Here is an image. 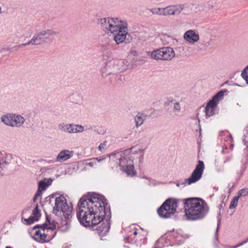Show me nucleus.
<instances>
[{"mask_svg":"<svg viewBox=\"0 0 248 248\" xmlns=\"http://www.w3.org/2000/svg\"><path fill=\"white\" fill-rule=\"evenodd\" d=\"M71 100L74 103L78 104L81 100V96L78 93L74 94L71 96Z\"/></svg>","mask_w":248,"mask_h":248,"instance_id":"nucleus-25","label":"nucleus"},{"mask_svg":"<svg viewBox=\"0 0 248 248\" xmlns=\"http://www.w3.org/2000/svg\"><path fill=\"white\" fill-rule=\"evenodd\" d=\"M98 23L105 34L113 37L117 45L124 42L128 34L126 23L114 17L101 18Z\"/></svg>","mask_w":248,"mask_h":248,"instance_id":"nucleus-3","label":"nucleus"},{"mask_svg":"<svg viewBox=\"0 0 248 248\" xmlns=\"http://www.w3.org/2000/svg\"><path fill=\"white\" fill-rule=\"evenodd\" d=\"M85 130L84 127L80 124H72V134L82 133Z\"/></svg>","mask_w":248,"mask_h":248,"instance_id":"nucleus-23","label":"nucleus"},{"mask_svg":"<svg viewBox=\"0 0 248 248\" xmlns=\"http://www.w3.org/2000/svg\"><path fill=\"white\" fill-rule=\"evenodd\" d=\"M40 225H38L36 227H40Z\"/></svg>","mask_w":248,"mask_h":248,"instance_id":"nucleus-41","label":"nucleus"},{"mask_svg":"<svg viewBox=\"0 0 248 248\" xmlns=\"http://www.w3.org/2000/svg\"><path fill=\"white\" fill-rule=\"evenodd\" d=\"M46 235L44 232L42 233L41 231H37L35 232V236L33 237V239L40 243H44L46 242L45 238Z\"/></svg>","mask_w":248,"mask_h":248,"instance_id":"nucleus-22","label":"nucleus"},{"mask_svg":"<svg viewBox=\"0 0 248 248\" xmlns=\"http://www.w3.org/2000/svg\"><path fill=\"white\" fill-rule=\"evenodd\" d=\"M103 226L99 227V230L104 234L108 232L110 229V222L109 220H106L105 222H103Z\"/></svg>","mask_w":248,"mask_h":248,"instance_id":"nucleus-24","label":"nucleus"},{"mask_svg":"<svg viewBox=\"0 0 248 248\" xmlns=\"http://www.w3.org/2000/svg\"><path fill=\"white\" fill-rule=\"evenodd\" d=\"M102 61L101 72L105 76L119 74L126 69L123 60L115 59L108 53L103 55Z\"/></svg>","mask_w":248,"mask_h":248,"instance_id":"nucleus-5","label":"nucleus"},{"mask_svg":"<svg viewBox=\"0 0 248 248\" xmlns=\"http://www.w3.org/2000/svg\"><path fill=\"white\" fill-rule=\"evenodd\" d=\"M185 40L190 44H194L200 40L199 34L193 30H189L186 31L183 35Z\"/></svg>","mask_w":248,"mask_h":248,"instance_id":"nucleus-13","label":"nucleus"},{"mask_svg":"<svg viewBox=\"0 0 248 248\" xmlns=\"http://www.w3.org/2000/svg\"><path fill=\"white\" fill-rule=\"evenodd\" d=\"M225 150H227V148H223V149L222 151V153L225 154V153H227L228 152V151L227 152H226Z\"/></svg>","mask_w":248,"mask_h":248,"instance_id":"nucleus-37","label":"nucleus"},{"mask_svg":"<svg viewBox=\"0 0 248 248\" xmlns=\"http://www.w3.org/2000/svg\"><path fill=\"white\" fill-rule=\"evenodd\" d=\"M73 210L72 205L71 203L68 204L66 202V199L62 195L56 197L55 200V205L53 207V213L57 216H61L62 215L65 220L64 223L65 225V227L62 229V230L67 229L69 224L67 220L69 216H71Z\"/></svg>","mask_w":248,"mask_h":248,"instance_id":"nucleus-6","label":"nucleus"},{"mask_svg":"<svg viewBox=\"0 0 248 248\" xmlns=\"http://www.w3.org/2000/svg\"><path fill=\"white\" fill-rule=\"evenodd\" d=\"M239 198L237 196L234 197L230 205L229 208L230 209H233L236 208L237 205L238 201Z\"/></svg>","mask_w":248,"mask_h":248,"instance_id":"nucleus-26","label":"nucleus"},{"mask_svg":"<svg viewBox=\"0 0 248 248\" xmlns=\"http://www.w3.org/2000/svg\"><path fill=\"white\" fill-rule=\"evenodd\" d=\"M106 199L102 195L90 193L82 197L78 203L77 217L85 227L94 226L101 222L106 214Z\"/></svg>","mask_w":248,"mask_h":248,"instance_id":"nucleus-1","label":"nucleus"},{"mask_svg":"<svg viewBox=\"0 0 248 248\" xmlns=\"http://www.w3.org/2000/svg\"><path fill=\"white\" fill-rule=\"evenodd\" d=\"M58 31L52 29L42 30L35 34L31 38L34 46L52 42L54 38L57 36Z\"/></svg>","mask_w":248,"mask_h":248,"instance_id":"nucleus-8","label":"nucleus"},{"mask_svg":"<svg viewBox=\"0 0 248 248\" xmlns=\"http://www.w3.org/2000/svg\"><path fill=\"white\" fill-rule=\"evenodd\" d=\"M245 170H246V167H244V168H243V169L240 170V175H241V176H242V175L243 174V173H244V171H245Z\"/></svg>","mask_w":248,"mask_h":248,"instance_id":"nucleus-34","label":"nucleus"},{"mask_svg":"<svg viewBox=\"0 0 248 248\" xmlns=\"http://www.w3.org/2000/svg\"><path fill=\"white\" fill-rule=\"evenodd\" d=\"M147 146L140 144L130 149V152H118L108 155L111 165L119 166L121 170L128 176L136 175L134 164L140 166L143 162Z\"/></svg>","mask_w":248,"mask_h":248,"instance_id":"nucleus-2","label":"nucleus"},{"mask_svg":"<svg viewBox=\"0 0 248 248\" xmlns=\"http://www.w3.org/2000/svg\"><path fill=\"white\" fill-rule=\"evenodd\" d=\"M57 226L59 227L57 223L53 220L51 222L50 220L47 218L46 222L41 226L43 231L44 232L45 230H54L56 228Z\"/></svg>","mask_w":248,"mask_h":248,"instance_id":"nucleus-20","label":"nucleus"},{"mask_svg":"<svg viewBox=\"0 0 248 248\" xmlns=\"http://www.w3.org/2000/svg\"><path fill=\"white\" fill-rule=\"evenodd\" d=\"M232 155H230V156H226L223 161V163H226L229 161H230L231 160V159H232Z\"/></svg>","mask_w":248,"mask_h":248,"instance_id":"nucleus-32","label":"nucleus"},{"mask_svg":"<svg viewBox=\"0 0 248 248\" xmlns=\"http://www.w3.org/2000/svg\"><path fill=\"white\" fill-rule=\"evenodd\" d=\"M73 124L61 123L58 125V129L62 132L72 134V128Z\"/></svg>","mask_w":248,"mask_h":248,"instance_id":"nucleus-19","label":"nucleus"},{"mask_svg":"<svg viewBox=\"0 0 248 248\" xmlns=\"http://www.w3.org/2000/svg\"><path fill=\"white\" fill-rule=\"evenodd\" d=\"M177 202L178 201L174 199L167 200L157 210L159 217L164 218L170 217L176 211Z\"/></svg>","mask_w":248,"mask_h":248,"instance_id":"nucleus-10","label":"nucleus"},{"mask_svg":"<svg viewBox=\"0 0 248 248\" xmlns=\"http://www.w3.org/2000/svg\"><path fill=\"white\" fill-rule=\"evenodd\" d=\"M74 152L69 150H62L58 154L56 158V161L62 163L69 159L73 155Z\"/></svg>","mask_w":248,"mask_h":248,"instance_id":"nucleus-15","label":"nucleus"},{"mask_svg":"<svg viewBox=\"0 0 248 248\" xmlns=\"http://www.w3.org/2000/svg\"><path fill=\"white\" fill-rule=\"evenodd\" d=\"M129 54L130 56H136L137 55V52L136 51H135V50H131L129 52Z\"/></svg>","mask_w":248,"mask_h":248,"instance_id":"nucleus-33","label":"nucleus"},{"mask_svg":"<svg viewBox=\"0 0 248 248\" xmlns=\"http://www.w3.org/2000/svg\"><path fill=\"white\" fill-rule=\"evenodd\" d=\"M0 121L5 125L13 128H20L26 123L25 118L21 114L7 113L0 116Z\"/></svg>","mask_w":248,"mask_h":248,"instance_id":"nucleus-7","label":"nucleus"},{"mask_svg":"<svg viewBox=\"0 0 248 248\" xmlns=\"http://www.w3.org/2000/svg\"><path fill=\"white\" fill-rule=\"evenodd\" d=\"M243 141H244V143L245 144V140H243Z\"/></svg>","mask_w":248,"mask_h":248,"instance_id":"nucleus-42","label":"nucleus"},{"mask_svg":"<svg viewBox=\"0 0 248 248\" xmlns=\"http://www.w3.org/2000/svg\"><path fill=\"white\" fill-rule=\"evenodd\" d=\"M248 195V188H243L239 190L237 196L238 198Z\"/></svg>","mask_w":248,"mask_h":248,"instance_id":"nucleus-28","label":"nucleus"},{"mask_svg":"<svg viewBox=\"0 0 248 248\" xmlns=\"http://www.w3.org/2000/svg\"><path fill=\"white\" fill-rule=\"evenodd\" d=\"M134 235H137V232H134Z\"/></svg>","mask_w":248,"mask_h":248,"instance_id":"nucleus-38","label":"nucleus"},{"mask_svg":"<svg viewBox=\"0 0 248 248\" xmlns=\"http://www.w3.org/2000/svg\"><path fill=\"white\" fill-rule=\"evenodd\" d=\"M48 186L49 184L46 183V179L40 181L39 182L38 188L33 198L34 201H35L38 197L42 195V191L45 190Z\"/></svg>","mask_w":248,"mask_h":248,"instance_id":"nucleus-17","label":"nucleus"},{"mask_svg":"<svg viewBox=\"0 0 248 248\" xmlns=\"http://www.w3.org/2000/svg\"><path fill=\"white\" fill-rule=\"evenodd\" d=\"M5 248H11L10 246H6Z\"/></svg>","mask_w":248,"mask_h":248,"instance_id":"nucleus-39","label":"nucleus"},{"mask_svg":"<svg viewBox=\"0 0 248 248\" xmlns=\"http://www.w3.org/2000/svg\"><path fill=\"white\" fill-rule=\"evenodd\" d=\"M204 168L205 166L203 162L199 160L198 164L196 165L191 176L189 178L185 179L182 183H177L176 186L177 187H184L198 182L201 179Z\"/></svg>","mask_w":248,"mask_h":248,"instance_id":"nucleus-9","label":"nucleus"},{"mask_svg":"<svg viewBox=\"0 0 248 248\" xmlns=\"http://www.w3.org/2000/svg\"><path fill=\"white\" fill-rule=\"evenodd\" d=\"M1 13V7H0V13Z\"/></svg>","mask_w":248,"mask_h":248,"instance_id":"nucleus-40","label":"nucleus"},{"mask_svg":"<svg viewBox=\"0 0 248 248\" xmlns=\"http://www.w3.org/2000/svg\"><path fill=\"white\" fill-rule=\"evenodd\" d=\"M40 213L37 205L32 211V214L31 217L27 219H24V221L28 224L33 223L34 222L38 221L40 217Z\"/></svg>","mask_w":248,"mask_h":248,"instance_id":"nucleus-16","label":"nucleus"},{"mask_svg":"<svg viewBox=\"0 0 248 248\" xmlns=\"http://www.w3.org/2000/svg\"><path fill=\"white\" fill-rule=\"evenodd\" d=\"M30 45H33V42H32V39H31L28 43L22 44L18 46V48H22L23 47H24V46H29Z\"/></svg>","mask_w":248,"mask_h":248,"instance_id":"nucleus-31","label":"nucleus"},{"mask_svg":"<svg viewBox=\"0 0 248 248\" xmlns=\"http://www.w3.org/2000/svg\"><path fill=\"white\" fill-rule=\"evenodd\" d=\"M225 92L223 91H219L207 103L205 109L207 118L215 115L217 104L223 99Z\"/></svg>","mask_w":248,"mask_h":248,"instance_id":"nucleus-12","label":"nucleus"},{"mask_svg":"<svg viewBox=\"0 0 248 248\" xmlns=\"http://www.w3.org/2000/svg\"><path fill=\"white\" fill-rule=\"evenodd\" d=\"M247 242H248V238L245 241L239 243L238 244H237L236 246H234L233 247H231L229 246H225L223 247V248H237L240 246L243 245L244 244L247 243Z\"/></svg>","mask_w":248,"mask_h":248,"instance_id":"nucleus-29","label":"nucleus"},{"mask_svg":"<svg viewBox=\"0 0 248 248\" xmlns=\"http://www.w3.org/2000/svg\"><path fill=\"white\" fill-rule=\"evenodd\" d=\"M106 158V156L104 155L101 157H95L91 158L86 163L85 166H89L93 168H96L98 166V164L101 161L105 160Z\"/></svg>","mask_w":248,"mask_h":248,"instance_id":"nucleus-18","label":"nucleus"},{"mask_svg":"<svg viewBox=\"0 0 248 248\" xmlns=\"http://www.w3.org/2000/svg\"><path fill=\"white\" fill-rule=\"evenodd\" d=\"M159 10L162 11L164 15L170 16L180 14L183 10V8L180 6H171L163 9H159Z\"/></svg>","mask_w":248,"mask_h":248,"instance_id":"nucleus-14","label":"nucleus"},{"mask_svg":"<svg viewBox=\"0 0 248 248\" xmlns=\"http://www.w3.org/2000/svg\"><path fill=\"white\" fill-rule=\"evenodd\" d=\"M146 119V116L142 113H138L134 117L135 125L137 128L141 125Z\"/></svg>","mask_w":248,"mask_h":248,"instance_id":"nucleus-21","label":"nucleus"},{"mask_svg":"<svg viewBox=\"0 0 248 248\" xmlns=\"http://www.w3.org/2000/svg\"><path fill=\"white\" fill-rule=\"evenodd\" d=\"M151 58L155 60L170 61L175 56V52L170 47H163L148 53Z\"/></svg>","mask_w":248,"mask_h":248,"instance_id":"nucleus-11","label":"nucleus"},{"mask_svg":"<svg viewBox=\"0 0 248 248\" xmlns=\"http://www.w3.org/2000/svg\"><path fill=\"white\" fill-rule=\"evenodd\" d=\"M5 163H6V164H7V162L5 161Z\"/></svg>","mask_w":248,"mask_h":248,"instance_id":"nucleus-43","label":"nucleus"},{"mask_svg":"<svg viewBox=\"0 0 248 248\" xmlns=\"http://www.w3.org/2000/svg\"><path fill=\"white\" fill-rule=\"evenodd\" d=\"M47 162H48L49 163H55V162H57L56 161V159L54 160V159H51V160H49L48 161H47Z\"/></svg>","mask_w":248,"mask_h":248,"instance_id":"nucleus-36","label":"nucleus"},{"mask_svg":"<svg viewBox=\"0 0 248 248\" xmlns=\"http://www.w3.org/2000/svg\"><path fill=\"white\" fill-rule=\"evenodd\" d=\"M107 146L108 142L107 140H105L99 144L98 147V149L99 151L102 152L107 149Z\"/></svg>","mask_w":248,"mask_h":248,"instance_id":"nucleus-27","label":"nucleus"},{"mask_svg":"<svg viewBox=\"0 0 248 248\" xmlns=\"http://www.w3.org/2000/svg\"><path fill=\"white\" fill-rule=\"evenodd\" d=\"M219 225H220V220H219V219H218V223H217V230H216V233L217 234V231H218V230L219 229Z\"/></svg>","mask_w":248,"mask_h":248,"instance_id":"nucleus-35","label":"nucleus"},{"mask_svg":"<svg viewBox=\"0 0 248 248\" xmlns=\"http://www.w3.org/2000/svg\"><path fill=\"white\" fill-rule=\"evenodd\" d=\"M184 209L187 219L192 221L204 218L209 210L207 202L200 198L186 199Z\"/></svg>","mask_w":248,"mask_h":248,"instance_id":"nucleus-4","label":"nucleus"},{"mask_svg":"<svg viewBox=\"0 0 248 248\" xmlns=\"http://www.w3.org/2000/svg\"><path fill=\"white\" fill-rule=\"evenodd\" d=\"M181 109V107L180 104L178 102H176L174 104L173 110L174 111L179 112Z\"/></svg>","mask_w":248,"mask_h":248,"instance_id":"nucleus-30","label":"nucleus"}]
</instances>
